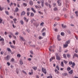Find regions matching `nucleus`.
<instances>
[{
	"label": "nucleus",
	"mask_w": 78,
	"mask_h": 78,
	"mask_svg": "<svg viewBox=\"0 0 78 78\" xmlns=\"http://www.w3.org/2000/svg\"><path fill=\"white\" fill-rule=\"evenodd\" d=\"M24 15H25V12L23 11L21 13V16H24Z\"/></svg>",
	"instance_id": "9"
},
{
	"label": "nucleus",
	"mask_w": 78,
	"mask_h": 78,
	"mask_svg": "<svg viewBox=\"0 0 78 78\" xmlns=\"http://www.w3.org/2000/svg\"><path fill=\"white\" fill-rule=\"evenodd\" d=\"M29 4L30 5H33V2L31 1H30L29 2Z\"/></svg>",
	"instance_id": "21"
},
{
	"label": "nucleus",
	"mask_w": 78,
	"mask_h": 78,
	"mask_svg": "<svg viewBox=\"0 0 78 78\" xmlns=\"http://www.w3.org/2000/svg\"><path fill=\"white\" fill-rule=\"evenodd\" d=\"M24 20H25V21H26V22H28L29 20L27 19V18L24 17Z\"/></svg>",
	"instance_id": "16"
},
{
	"label": "nucleus",
	"mask_w": 78,
	"mask_h": 78,
	"mask_svg": "<svg viewBox=\"0 0 78 78\" xmlns=\"http://www.w3.org/2000/svg\"><path fill=\"white\" fill-rule=\"evenodd\" d=\"M31 10L32 11H33V12H34V13H36V10H34V8H31Z\"/></svg>",
	"instance_id": "26"
},
{
	"label": "nucleus",
	"mask_w": 78,
	"mask_h": 78,
	"mask_svg": "<svg viewBox=\"0 0 78 78\" xmlns=\"http://www.w3.org/2000/svg\"><path fill=\"white\" fill-rule=\"evenodd\" d=\"M4 9V8L3 7H2V8L1 7V6H0V11H2Z\"/></svg>",
	"instance_id": "40"
},
{
	"label": "nucleus",
	"mask_w": 78,
	"mask_h": 78,
	"mask_svg": "<svg viewBox=\"0 0 78 78\" xmlns=\"http://www.w3.org/2000/svg\"><path fill=\"white\" fill-rule=\"evenodd\" d=\"M75 13L76 15V16L77 17H78V12L77 11H76V12H75Z\"/></svg>",
	"instance_id": "34"
},
{
	"label": "nucleus",
	"mask_w": 78,
	"mask_h": 78,
	"mask_svg": "<svg viewBox=\"0 0 78 78\" xmlns=\"http://www.w3.org/2000/svg\"><path fill=\"white\" fill-rule=\"evenodd\" d=\"M47 78H53V76H49L47 77Z\"/></svg>",
	"instance_id": "38"
},
{
	"label": "nucleus",
	"mask_w": 78,
	"mask_h": 78,
	"mask_svg": "<svg viewBox=\"0 0 78 78\" xmlns=\"http://www.w3.org/2000/svg\"><path fill=\"white\" fill-rule=\"evenodd\" d=\"M62 28H66V27H67L66 26V25H64V24H62Z\"/></svg>",
	"instance_id": "10"
},
{
	"label": "nucleus",
	"mask_w": 78,
	"mask_h": 78,
	"mask_svg": "<svg viewBox=\"0 0 78 78\" xmlns=\"http://www.w3.org/2000/svg\"><path fill=\"white\" fill-rule=\"evenodd\" d=\"M44 31H46V29L45 28H44L42 30V31H41V32H44Z\"/></svg>",
	"instance_id": "24"
},
{
	"label": "nucleus",
	"mask_w": 78,
	"mask_h": 78,
	"mask_svg": "<svg viewBox=\"0 0 78 78\" xmlns=\"http://www.w3.org/2000/svg\"><path fill=\"white\" fill-rule=\"evenodd\" d=\"M60 35H58L57 36V40H58V41H61V39L60 38Z\"/></svg>",
	"instance_id": "6"
},
{
	"label": "nucleus",
	"mask_w": 78,
	"mask_h": 78,
	"mask_svg": "<svg viewBox=\"0 0 78 78\" xmlns=\"http://www.w3.org/2000/svg\"><path fill=\"white\" fill-rule=\"evenodd\" d=\"M41 70H42V72H43V73H44V74H45V75L47 74V70H46V69H45L44 68H42Z\"/></svg>",
	"instance_id": "2"
},
{
	"label": "nucleus",
	"mask_w": 78,
	"mask_h": 78,
	"mask_svg": "<svg viewBox=\"0 0 78 78\" xmlns=\"http://www.w3.org/2000/svg\"><path fill=\"white\" fill-rule=\"evenodd\" d=\"M68 58H70L71 55L69 54H66Z\"/></svg>",
	"instance_id": "15"
},
{
	"label": "nucleus",
	"mask_w": 78,
	"mask_h": 78,
	"mask_svg": "<svg viewBox=\"0 0 78 78\" xmlns=\"http://www.w3.org/2000/svg\"><path fill=\"white\" fill-rule=\"evenodd\" d=\"M2 19H0V23H2Z\"/></svg>",
	"instance_id": "60"
},
{
	"label": "nucleus",
	"mask_w": 78,
	"mask_h": 78,
	"mask_svg": "<svg viewBox=\"0 0 78 78\" xmlns=\"http://www.w3.org/2000/svg\"><path fill=\"white\" fill-rule=\"evenodd\" d=\"M30 15V13L29 12H28L27 13V16H29Z\"/></svg>",
	"instance_id": "59"
},
{
	"label": "nucleus",
	"mask_w": 78,
	"mask_h": 78,
	"mask_svg": "<svg viewBox=\"0 0 78 78\" xmlns=\"http://www.w3.org/2000/svg\"><path fill=\"white\" fill-rule=\"evenodd\" d=\"M23 5H24V6H27V4L26 3H23Z\"/></svg>",
	"instance_id": "45"
},
{
	"label": "nucleus",
	"mask_w": 78,
	"mask_h": 78,
	"mask_svg": "<svg viewBox=\"0 0 78 78\" xmlns=\"http://www.w3.org/2000/svg\"><path fill=\"white\" fill-rule=\"evenodd\" d=\"M10 47H11V48H14V49H16V47H15V46H14L13 45H10Z\"/></svg>",
	"instance_id": "22"
},
{
	"label": "nucleus",
	"mask_w": 78,
	"mask_h": 78,
	"mask_svg": "<svg viewBox=\"0 0 78 78\" xmlns=\"http://www.w3.org/2000/svg\"><path fill=\"white\" fill-rule=\"evenodd\" d=\"M34 70H37V68L36 67L34 66L32 67Z\"/></svg>",
	"instance_id": "18"
},
{
	"label": "nucleus",
	"mask_w": 78,
	"mask_h": 78,
	"mask_svg": "<svg viewBox=\"0 0 78 78\" xmlns=\"http://www.w3.org/2000/svg\"><path fill=\"white\" fill-rule=\"evenodd\" d=\"M56 58L58 59V60H60L61 59V58L58 55H56Z\"/></svg>",
	"instance_id": "14"
},
{
	"label": "nucleus",
	"mask_w": 78,
	"mask_h": 78,
	"mask_svg": "<svg viewBox=\"0 0 78 78\" xmlns=\"http://www.w3.org/2000/svg\"><path fill=\"white\" fill-rule=\"evenodd\" d=\"M20 23H21V25H23V24L24 23L23 21L22 20H21L20 21Z\"/></svg>",
	"instance_id": "20"
},
{
	"label": "nucleus",
	"mask_w": 78,
	"mask_h": 78,
	"mask_svg": "<svg viewBox=\"0 0 78 78\" xmlns=\"http://www.w3.org/2000/svg\"><path fill=\"white\" fill-rule=\"evenodd\" d=\"M5 42L4 41H2V45H4L5 44V43H4Z\"/></svg>",
	"instance_id": "46"
},
{
	"label": "nucleus",
	"mask_w": 78,
	"mask_h": 78,
	"mask_svg": "<svg viewBox=\"0 0 78 78\" xmlns=\"http://www.w3.org/2000/svg\"><path fill=\"white\" fill-rule=\"evenodd\" d=\"M67 33H68V34H70L71 33L70 31L69 30H68L67 31Z\"/></svg>",
	"instance_id": "50"
},
{
	"label": "nucleus",
	"mask_w": 78,
	"mask_h": 78,
	"mask_svg": "<svg viewBox=\"0 0 78 78\" xmlns=\"http://www.w3.org/2000/svg\"><path fill=\"white\" fill-rule=\"evenodd\" d=\"M12 27H13V28H16V27L14 25V24H12Z\"/></svg>",
	"instance_id": "61"
},
{
	"label": "nucleus",
	"mask_w": 78,
	"mask_h": 78,
	"mask_svg": "<svg viewBox=\"0 0 78 78\" xmlns=\"http://www.w3.org/2000/svg\"><path fill=\"white\" fill-rule=\"evenodd\" d=\"M55 72L56 73H57V74H59V72L58 71V70L55 69Z\"/></svg>",
	"instance_id": "12"
},
{
	"label": "nucleus",
	"mask_w": 78,
	"mask_h": 78,
	"mask_svg": "<svg viewBox=\"0 0 78 78\" xmlns=\"http://www.w3.org/2000/svg\"><path fill=\"white\" fill-rule=\"evenodd\" d=\"M69 43H70V41L68 40L67 41H66V44L67 45H68L69 44Z\"/></svg>",
	"instance_id": "17"
},
{
	"label": "nucleus",
	"mask_w": 78,
	"mask_h": 78,
	"mask_svg": "<svg viewBox=\"0 0 78 78\" xmlns=\"http://www.w3.org/2000/svg\"><path fill=\"white\" fill-rule=\"evenodd\" d=\"M68 46V45L66 44H64L63 45V47L64 48H66V47H67Z\"/></svg>",
	"instance_id": "25"
},
{
	"label": "nucleus",
	"mask_w": 78,
	"mask_h": 78,
	"mask_svg": "<svg viewBox=\"0 0 78 78\" xmlns=\"http://www.w3.org/2000/svg\"><path fill=\"white\" fill-rule=\"evenodd\" d=\"M19 37H20V40L21 41H25V40L24 39V38L21 36H20Z\"/></svg>",
	"instance_id": "3"
},
{
	"label": "nucleus",
	"mask_w": 78,
	"mask_h": 78,
	"mask_svg": "<svg viewBox=\"0 0 78 78\" xmlns=\"http://www.w3.org/2000/svg\"><path fill=\"white\" fill-rule=\"evenodd\" d=\"M20 64L21 65H22V64H23V62H22V60H20Z\"/></svg>",
	"instance_id": "23"
},
{
	"label": "nucleus",
	"mask_w": 78,
	"mask_h": 78,
	"mask_svg": "<svg viewBox=\"0 0 78 78\" xmlns=\"http://www.w3.org/2000/svg\"><path fill=\"white\" fill-rule=\"evenodd\" d=\"M34 15V13L33 12H31L30 14V16H31V17H33Z\"/></svg>",
	"instance_id": "31"
},
{
	"label": "nucleus",
	"mask_w": 78,
	"mask_h": 78,
	"mask_svg": "<svg viewBox=\"0 0 78 78\" xmlns=\"http://www.w3.org/2000/svg\"><path fill=\"white\" fill-rule=\"evenodd\" d=\"M5 41V40H4V39L3 38H2L0 39V41Z\"/></svg>",
	"instance_id": "33"
},
{
	"label": "nucleus",
	"mask_w": 78,
	"mask_h": 78,
	"mask_svg": "<svg viewBox=\"0 0 78 78\" xmlns=\"http://www.w3.org/2000/svg\"><path fill=\"white\" fill-rule=\"evenodd\" d=\"M27 31L28 33H30V30H29V29H27Z\"/></svg>",
	"instance_id": "56"
},
{
	"label": "nucleus",
	"mask_w": 78,
	"mask_h": 78,
	"mask_svg": "<svg viewBox=\"0 0 78 78\" xmlns=\"http://www.w3.org/2000/svg\"><path fill=\"white\" fill-rule=\"evenodd\" d=\"M15 12H19V8L18 7H16V8L15 9Z\"/></svg>",
	"instance_id": "13"
},
{
	"label": "nucleus",
	"mask_w": 78,
	"mask_h": 78,
	"mask_svg": "<svg viewBox=\"0 0 78 78\" xmlns=\"http://www.w3.org/2000/svg\"><path fill=\"white\" fill-rule=\"evenodd\" d=\"M15 35H19V32H16L15 33Z\"/></svg>",
	"instance_id": "52"
},
{
	"label": "nucleus",
	"mask_w": 78,
	"mask_h": 78,
	"mask_svg": "<svg viewBox=\"0 0 78 78\" xmlns=\"http://www.w3.org/2000/svg\"><path fill=\"white\" fill-rule=\"evenodd\" d=\"M73 70H71L69 72V74L72 75V74L73 73Z\"/></svg>",
	"instance_id": "11"
},
{
	"label": "nucleus",
	"mask_w": 78,
	"mask_h": 78,
	"mask_svg": "<svg viewBox=\"0 0 78 78\" xmlns=\"http://www.w3.org/2000/svg\"><path fill=\"white\" fill-rule=\"evenodd\" d=\"M30 53L32 54V55H33V51H30Z\"/></svg>",
	"instance_id": "62"
},
{
	"label": "nucleus",
	"mask_w": 78,
	"mask_h": 78,
	"mask_svg": "<svg viewBox=\"0 0 78 78\" xmlns=\"http://www.w3.org/2000/svg\"><path fill=\"white\" fill-rule=\"evenodd\" d=\"M17 57H19V58H20V57H21V55L19 54H17Z\"/></svg>",
	"instance_id": "35"
},
{
	"label": "nucleus",
	"mask_w": 78,
	"mask_h": 78,
	"mask_svg": "<svg viewBox=\"0 0 78 78\" xmlns=\"http://www.w3.org/2000/svg\"><path fill=\"white\" fill-rule=\"evenodd\" d=\"M75 57H76L77 58H78V55L76 53H75L73 55V58L74 59L75 58Z\"/></svg>",
	"instance_id": "5"
},
{
	"label": "nucleus",
	"mask_w": 78,
	"mask_h": 78,
	"mask_svg": "<svg viewBox=\"0 0 78 78\" xmlns=\"http://www.w3.org/2000/svg\"><path fill=\"white\" fill-rule=\"evenodd\" d=\"M13 21H14V22L17 21V19H16L14 18V19H13Z\"/></svg>",
	"instance_id": "57"
},
{
	"label": "nucleus",
	"mask_w": 78,
	"mask_h": 78,
	"mask_svg": "<svg viewBox=\"0 0 78 78\" xmlns=\"http://www.w3.org/2000/svg\"><path fill=\"white\" fill-rule=\"evenodd\" d=\"M12 36H13V38H14V39H16V36H14V35H12Z\"/></svg>",
	"instance_id": "48"
},
{
	"label": "nucleus",
	"mask_w": 78,
	"mask_h": 78,
	"mask_svg": "<svg viewBox=\"0 0 78 78\" xmlns=\"http://www.w3.org/2000/svg\"><path fill=\"white\" fill-rule=\"evenodd\" d=\"M15 61V60L13 58H12L11 59V61L12 62H14V61Z\"/></svg>",
	"instance_id": "36"
},
{
	"label": "nucleus",
	"mask_w": 78,
	"mask_h": 78,
	"mask_svg": "<svg viewBox=\"0 0 78 78\" xmlns=\"http://www.w3.org/2000/svg\"><path fill=\"white\" fill-rule=\"evenodd\" d=\"M61 36H64V32H61Z\"/></svg>",
	"instance_id": "37"
},
{
	"label": "nucleus",
	"mask_w": 78,
	"mask_h": 78,
	"mask_svg": "<svg viewBox=\"0 0 78 78\" xmlns=\"http://www.w3.org/2000/svg\"><path fill=\"white\" fill-rule=\"evenodd\" d=\"M53 10L54 11H57V10H58V9L56 7H55L54 8Z\"/></svg>",
	"instance_id": "32"
},
{
	"label": "nucleus",
	"mask_w": 78,
	"mask_h": 78,
	"mask_svg": "<svg viewBox=\"0 0 78 78\" xmlns=\"http://www.w3.org/2000/svg\"><path fill=\"white\" fill-rule=\"evenodd\" d=\"M56 69L58 70H59V66H57L56 67Z\"/></svg>",
	"instance_id": "49"
},
{
	"label": "nucleus",
	"mask_w": 78,
	"mask_h": 78,
	"mask_svg": "<svg viewBox=\"0 0 78 78\" xmlns=\"http://www.w3.org/2000/svg\"><path fill=\"white\" fill-rule=\"evenodd\" d=\"M41 4H44V0H42L41 1Z\"/></svg>",
	"instance_id": "44"
},
{
	"label": "nucleus",
	"mask_w": 78,
	"mask_h": 78,
	"mask_svg": "<svg viewBox=\"0 0 78 78\" xmlns=\"http://www.w3.org/2000/svg\"><path fill=\"white\" fill-rule=\"evenodd\" d=\"M43 24H44V23L42 22L41 23L40 25H41V26H42L43 25Z\"/></svg>",
	"instance_id": "63"
},
{
	"label": "nucleus",
	"mask_w": 78,
	"mask_h": 78,
	"mask_svg": "<svg viewBox=\"0 0 78 78\" xmlns=\"http://www.w3.org/2000/svg\"><path fill=\"white\" fill-rule=\"evenodd\" d=\"M63 56L64 58L67 59V57H66V55L65 54H63Z\"/></svg>",
	"instance_id": "29"
},
{
	"label": "nucleus",
	"mask_w": 78,
	"mask_h": 78,
	"mask_svg": "<svg viewBox=\"0 0 78 78\" xmlns=\"http://www.w3.org/2000/svg\"><path fill=\"white\" fill-rule=\"evenodd\" d=\"M70 70H71V68H70V67H69L68 68H67V71H70Z\"/></svg>",
	"instance_id": "30"
},
{
	"label": "nucleus",
	"mask_w": 78,
	"mask_h": 78,
	"mask_svg": "<svg viewBox=\"0 0 78 78\" xmlns=\"http://www.w3.org/2000/svg\"><path fill=\"white\" fill-rule=\"evenodd\" d=\"M39 39H42V37L41 36H39Z\"/></svg>",
	"instance_id": "53"
},
{
	"label": "nucleus",
	"mask_w": 78,
	"mask_h": 78,
	"mask_svg": "<svg viewBox=\"0 0 78 78\" xmlns=\"http://www.w3.org/2000/svg\"><path fill=\"white\" fill-rule=\"evenodd\" d=\"M32 73H33V72H32L31 73H29V74L30 75H32Z\"/></svg>",
	"instance_id": "55"
},
{
	"label": "nucleus",
	"mask_w": 78,
	"mask_h": 78,
	"mask_svg": "<svg viewBox=\"0 0 78 78\" xmlns=\"http://www.w3.org/2000/svg\"><path fill=\"white\" fill-rule=\"evenodd\" d=\"M62 75H64L65 76H67V73H63Z\"/></svg>",
	"instance_id": "39"
},
{
	"label": "nucleus",
	"mask_w": 78,
	"mask_h": 78,
	"mask_svg": "<svg viewBox=\"0 0 78 78\" xmlns=\"http://www.w3.org/2000/svg\"><path fill=\"white\" fill-rule=\"evenodd\" d=\"M61 65L62 67H64V62H61Z\"/></svg>",
	"instance_id": "28"
},
{
	"label": "nucleus",
	"mask_w": 78,
	"mask_h": 78,
	"mask_svg": "<svg viewBox=\"0 0 78 78\" xmlns=\"http://www.w3.org/2000/svg\"><path fill=\"white\" fill-rule=\"evenodd\" d=\"M69 65H72V67L73 68H74V66H75V62H73L72 63V61H70L69 62Z\"/></svg>",
	"instance_id": "1"
},
{
	"label": "nucleus",
	"mask_w": 78,
	"mask_h": 78,
	"mask_svg": "<svg viewBox=\"0 0 78 78\" xmlns=\"http://www.w3.org/2000/svg\"><path fill=\"white\" fill-rule=\"evenodd\" d=\"M57 3L58 4V6H60L61 5V0H58V1H57Z\"/></svg>",
	"instance_id": "8"
},
{
	"label": "nucleus",
	"mask_w": 78,
	"mask_h": 78,
	"mask_svg": "<svg viewBox=\"0 0 78 78\" xmlns=\"http://www.w3.org/2000/svg\"><path fill=\"white\" fill-rule=\"evenodd\" d=\"M42 35L43 36H45V32H43L42 33Z\"/></svg>",
	"instance_id": "43"
},
{
	"label": "nucleus",
	"mask_w": 78,
	"mask_h": 78,
	"mask_svg": "<svg viewBox=\"0 0 78 78\" xmlns=\"http://www.w3.org/2000/svg\"><path fill=\"white\" fill-rule=\"evenodd\" d=\"M53 59H55V57H52L50 59V62L52 61V60H53Z\"/></svg>",
	"instance_id": "7"
},
{
	"label": "nucleus",
	"mask_w": 78,
	"mask_h": 78,
	"mask_svg": "<svg viewBox=\"0 0 78 78\" xmlns=\"http://www.w3.org/2000/svg\"><path fill=\"white\" fill-rule=\"evenodd\" d=\"M7 64L9 66H10V63L9 62H7Z\"/></svg>",
	"instance_id": "51"
},
{
	"label": "nucleus",
	"mask_w": 78,
	"mask_h": 78,
	"mask_svg": "<svg viewBox=\"0 0 78 78\" xmlns=\"http://www.w3.org/2000/svg\"><path fill=\"white\" fill-rule=\"evenodd\" d=\"M53 6L54 7H55V6H56V3H54L53 4Z\"/></svg>",
	"instance_id": "42"
},
{
	"label": "nucleus",
	"mask_w": 78,
	"mask_h": 78,
	"mask_svg": "<svg viewBox=\"0 0 78 78\" xmlns=\"http://www.w3.org/2000/svg\"><path fill=\"white\" fill-rule=\"evenodd\" d=\"M64 62L66 64H67V62L66 60H64Z\"/></svg>",
	"instance_id": "54"
},
{
	"label": "nucleus",
	"mask_w": 78,
	"mask_h": 78,
	"mask_svg": "<svg viewBox=\"0 0 78 78\" xmlns=\"http://www.w3.org/2000/svg\"><path fill=\"white\" fill-rule=\"evenodd\" d=\"M52 48V46L50 47V48L49 49L50 51H51V49Z\"/></svg>",
	"instance_id": "47"
},
{
	"label": "nucleus",
	"mask_w": 78,
	"mask_h": 78,
	"mask_svg": "<svg viewBox=\"0 0 78 78\" xmlns=\"http://www.w3.org/2000/svg\"><path fill=\"white\" fill-rule=\"evenodd\" d=\"M7 51H9L10 52H11V49H10V48H7Z\"/></svg>",
	"instance_id": "27"
},
{
	"label": "nucleus",
	"mask_w": 78,
	"mask_h": 78,
	"mask_svg": "<svg viewBox=\"0 0 78 78\" xmlns=\"http://www.w3.org/2000/svg\"><path fill=\"white\" fill-rule=\"evenodd\" d=\"M55 31H58V29H55Z\"/></svg>",
	"instance_id": "64"
},
{
	"label": "nucleus",
	"mask_w": 78,
	"mask_h": 78,
	"mask_svg": "<svg viewBox=\"0 0 78 78\" xmlns=\"http://www.w3.org/2000/svg\"><path fill=\"white\" fill-rule=\"evenodd\" d=\"M16 72L17 74H19V69H17L16 70Z\"/></svg>",
	"instance_id": "19"
},
{
	"label": "nucleus",
	"mask_w": 78,
	"mask_h": 78,
	"mask_svg": "<svg viewBox=\"0 0 78 78\" xmlns=\"http://www.w3.org/2000/svg\"><path fill=\"white\" fill-rule=\"evenodd\" d=\"M4 59L5 60H7V61L9 60V55H7L6 57H5Z\"/></svg>",
	"instance_id": "4"
},
{
	"label": "nucleus",
	"mask_w": 78,
	"mask_h": 78,
	"mask_svg": "<svg viewBox=\"0 0 78 78\" xmlns=\"http://www.w3.org/2000/svg\"><path fill=\"white\" fill-rule=\"evenodd\" d=\"M22 72L23 73H25V74H27V73H26V72H25V71H24V70H23Z\"/></svg>",
	"instance_id": "58"
},
{
	"label": "nucleus",
	"mask_w": 78,
	"mask_h": 78,
	"mask_svg": "<svg viewBox=\"0 0 78 78\" xmlns=\"http://www.w3.org/2000/svg\"><path fill=\"white\" fill-rule=\"evenodd\" d=\"M5 12L7 15H9V12L8 11H5Z\"/></svg>",
	"instance_id": "41"
}]
</instances>
